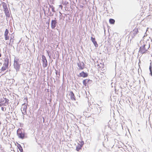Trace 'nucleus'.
Segmentation results:
<instances>
[{"mask_svg": "<svg viewBox=\"0 0 152 152\" xmlns=\"http://www.w3.org/2000/svg\"><path fill=\"white\" fill-rule=\"evenodd\" d=\"M17 134L20 139H23L26 138V133L23 129L19 128L17 131Z\"/></svg>", "mask_w": 152, "mask_h": 152, "instance_id": "obj_2", "label": "nucleus"}, {"mask_svg": "<svg viewBox=\"0 0 152 152\" xmlns=\"http://www.w3.org/2000/svg\"><path fill=\"white\" fill-rule=\"evenodd\" d=\"M57 23V22L56 18H55L54 20H52L51 21V28L53 29H55Z\"/></svg>", "mask_w": 152, "mask_h": 152, "instance_id": "obj_5", "label": "nucleus"}, {"mask_svg": "<svg viewBox=\"0 0 152 152\" xmlns=\"http://www.w3.org/2000/svg\"><path fill=\"white\" fill-rule=\"evenodd\" d=\"M80 144H78V145L76 147V150L77 151H79L81 149L84 143L83 141L80 142Z\"/></svg>", "mask_w": 152, "mask_h": 152, "instance_id": "obj_6", "label": "nucleus"}, {"mask_svg": "<svg viewBox=\"0 0 152 152\" xmlns=\"http://www.w3.org/2000/svg\"><path fill=\"white\" fill-rule=\"evenodd\" d=\"M91 40L93 43L95 47L96 48L98 47V45L94 37H91Z\"/></svg>", "mask_w": 152, "mask_h": 152, "instance_id": "obj_10", "label": "nucleus"}, {"mask_svg": "<svg viewBox=\"0 0 152 152\" xmlns=\"http://www.w3.org/2000/svg\"><path fill=\"white\" fill-rule=\"evenodd\" d=\"M4 99H5V103H8V102L9 101V99L6 98H5Z\"/></svg>", "mask_w": 152, "mask_h": 152, "instance_id": "obj_23", "label": "nucleus"}, {"mask_svg": "<svg viewBox=\"0 0 152 152\" xmlns=\"http://www.w3.org/2000/svg\"><path fill=\"white\" fill-rule=\"evenodd\" d=\"M151 63H150V66L149 67V70H152V66H151Z\"/></svg>", "mask_w": 152, "mask_h": 152, "instance_id": "obj_24", "label": "nucleus"}, {"mask_svg": "<svg viewBox=\"0 0 152 152\" xmlns=\"http://www.w3.org/2000/svg\"><path fill=\"white\" fill-rule=\"evenodd\" d=\"M50 6L51 7L52 11L54 12H55V11L54 10V7H53V6H51L50 5Z\"/></svg>", "mask_w": 152, "mask_h": 152, "instance_id": "obj_22", "label": "nucleus"}, {"mask_svg": "<svg viewBox=\"0 0 152 152\" xmlns=\"http://www.w3.org/2000/svg\"><path fill=\"white\" fill-rule=\"evenodd\" d=\"M48 56H49V57H50V56L49 54V53H48Z\"/></svg>", "mask_w": 152, "mask_h": 152, "instance_id": "obj_33", "label": "nucleus"}, {"mask_svg": "<svg viewBox=\"0 0 152 152\" xmlns=\"http://www.w3.org/2000/svg\"><path fill=\"white\" fill-rule=\"evenodd\" d=\"M109 22L111 24H114L115 23V20L113 19L110 18L109 20Z\"/></svg>", "mask_w": 152, "mask_h": 152, "instance_id": "obj_19", "label": "nucleus"}, {"mask_svg": "<svg viewBox=\"0 0 152 152\" xmlns=\"http://www.w3.org/2000/svg\"><path fill=\"white\" fill-rule=\"evenodd\" d=\"M8 30L7 29H6L4 34L5 39V40H7L9 39V36H8Z\"/></svg>", "mask_w": 152, "mask_h": 152, "instance_id": "obj_11", "label": "nucleus"}, {"mask_svg": "<svg viewBox=\"0 0 152 152\" xmlns=\"http://www.w3.org/2000/svg\"><path fill=\"white\" fill-rule=\"evenodd\" d=\"M2 6L4 10L7 8L6 4L4 2H3Z\"/></svg>", "mask_w": 152, "mask_h": 152, "instance_id": "obj_20", "label": "nucleus"}, {"mask_svg": "<svg viewBox=\"0 0 152 152\" xmlns=\"http://www.w3.org/2000/svg\"><path fill=\"white\" fill-rule=\"evenodd\" d=\"M144 152H147L146 150L145 149H143V150Z\"/></svg>", "mask_w": 152, "mask_h": 152, "instance_id": "obj_30", "label": "nucleus"}, {"mask_svg": "<svg viewBox=\"0 0 152 152\" xmlns=\"http://www.w3.org/2000/svg\"><path fill=\"white\" fill-rule=\"evenodd\" d=\"M4 109V108H3V107H1V110H3V109Z\"/></svg>", "mask_w": 152, "mask_h": 152, "instance_id": "obj_34", "label": "nucleus"}, {"mask_svg": "<svg viewBox=\"0 0 152 152\" xmlns=\"http://www.w3.org/2000/svg\"><path fill=\"white\" fill-rule=\"evenodd\" d=\"M94 109L96 111V113L97 114H99V113L101 110L100 108H99V109H98L96 107Z\"/></svg>", "mask_w": 152, "mask_h": 152, "instance_id": "obj_17", "label": "nucleus"}, {"mask_svg": "<svg viewBox=\"0 0 152 152\" xmlns=\"http://www.w3.org/2000/svg\"><path fill=\"white\" fill-rule=\"evenodd\" d=\"M26 104H26V103H24L23 104H22V107L21 109H23V111H24L25 112L26 111L27 108Z\"/></svg>", "mask_w": 152, "mask_h": 152, "instance_id": "obj_16", "label": "nucleus"}, {"mask_svg": "<svg viewBox=\"0 0 152 152\" xmlns=\"http://www.w3.org/2000/svg\"><path fill=\"white\" fill-rule=\"evenodd\" d=\"M77 65L80 69L82 70L84 68V64L83 62L79 61L77 63Z\"/></svg>", "mask_w": 152, "mask_h": 152, "instance_id": "obj_8", "label": "nucleus"}, {"mask_svg": "<svg viewBox=\"0 0 152 152\" xmlns=\"http://www.w3.org/2000/svg\"><path fill=\"white\" fill-rule=\"evenodd\" d=\"M2 102V100H1V101H0V102Z\"/></svg>", "mask_w": 152, "mask_h": 152, "instance_id": "obj_37", "label": "nucleus"}, {"mask_svg": "<svg viewBox=\"0 0 152 152\" xmlns=\"http://www.w3.org/2000/svg\"><path fill=\"white\" fill-rule=\"evenodd\" d=\"M4 13L6 17H10V14L8 8H7L6 9L4 10Z\"/></svg>", "mask_w": 152, "mask_h": 152, "instance_id": "obj_14", "label": "nucleus"}, {"mask_svg": "<svg viewBox=\"0 0 152 152\" xmlns=\"http://www.w3.org/2000/svg\"><path fill=\"white\" fill-rule=\"evenodd\" d=\"M1 121H0V125H1Z\"/></svg>", "mask_w": 152, "mask_h": 152, "instance_id": "obj_39", "label": "nucleus"}, {"mask_svg": "<svg viewBox=\"0 0 152 152\" xmlns=\"http://www.w3.org/2000/svg\"><path fill=\"white\" fill-rule=\"evenodd\" d=\"M42 61L43 62V66L44 67H46L48 65V62L45 56L42 55Z\"/></svg>", "mask_w": 152, "mask_h": 152, "instance_id": "obj_4", "label": "nucleus"}, {"mask_svg": "<svg viewBox=\"0 0 152 152\" xmlns=\"http://www.w3.org/2000/svg\"><path fill=\"white\" fill-rule=\"evenodd\" d=\"M24 102H26L27 103L28 101H27V98L26 97L24 99Z\"/></svg>", "mask_w": 152, "mask_h": 152, "instance_id": "obj_25", "label": "nucleus"}, {"mask_svg": "<svg viewBox=\"0 0 152 152\" xmlns=\"http://www.w3.org/2000/svg\"><path fill=\"white\" fill-rule=\"evenodd\" d=\"M69 95L70 96V98L72 100H76V98L74 94L72 91H70V94Z\"/></svg>", "mask_w": 152, "mask_h": 152, "instance_id": "obj_12", "label": "nucleus"}, {"mask_svg": "<svg viewBox=\"0 0 152 152\" xmlns=\"http://www.w3.org/2000/svg\"><path fill=\"white\" fill-rule=\"evenodd\" d=\"M68 3V2H66H66L64 3V4H67Z\"/></svg>", "mask_w": 152, "mask_h": 152, "instance_id": "obj_31", "label": "nucleus"}, {"mask_svg": "<svg viewBox=\"0 0 152 152\" xmlns=\"http://www.w3.org/2000/svg\"><path fill=\"white\" fill-rule=\"evenodd\" d=\"M92 81L89 79H86L84 80L83 81V84L85 86H86L87 84H91L92 83Z\"/></svg>", "mask_w": 152, "mask_h": 152, "instance_id": "obj_7", "label": "nucleus"}, {"mask_svg": "<svg viewBox=\"0 0 152 152\" xmlns=\"http://www.w3.org/2000/svg\"><path fill=\"white\" fill-rule=\"evenodd\" d=\"M138 33V29L137 28H135L132 31V36H135Z\"/></svg>", "mask_w": 152, "mask_h": 152, "instance_id": "obj_13", "label": "nucleus"}, {"mask_svg": "<svg viewBox=\"0 0 152 152\" xmlns=\"http://www.w3.org/2000/svg\"><path fill=\"white\" fill-rule=\"evenodd\" d=\"M141 46L140 48L139 53H141L142 55L146 53L150 47V44H148V45L146 42H143L142 44L141 43Z\"/></svg>", "mask_w": 152, "mask_h": 152, "instance_id": "obj_1", "label": "nucleus"}, {"mask_svg": "<svg viewBox=\"0 0 152 152\" xmlns=\"http://www.w3.org/2000/svg\"><path fill=\"white\" fill-rule=\"evenodd\" d=\"M150 75L152 76V70H150Z\"/></svg>", "mask_w": 152, "mask_h": 152, "instance_id": "obj_27", "label": "nucleus"}, {"mask_svg": "<svg viewBox=\"0 0 152 152\" xmlns=\"http://www.w3.org/2000/svg\"><path fill=\"white\" fill-rule=\"evenodd\" d=\"M78 77H82L84 78L87 77L88 76V74L86 72H85L84 71H82L80 73L79 75H78Z\"/></svg>", "mask_w": 152, "mask_h": 152, "instance_id": "obj_9", "label": "nucleus"}, {"mask_svg": "<svg viewBox=\"0 0 152 152\" xmlns=\"http://www.w3.org/2000/svg\"><path fill=\"white\" fill-rule=\"evenodd\" d=\"M17 147L20 152H23V149L20 145L18 144Z\"/></svg>", "mask_w": 152, "mask_h": 152, "instance_id": "obj_18", "label": "nucleus"}, {"mask_svg": "<svg viewBox=\"0 0 152 152\" xmlns=\"http://www.w3.org/2000/svg\"><path fill=\"white\" fill-rule=\"evenodd\" d=\"M58 72H57V71H56V75H57V74H58Z\"/></svg>", "mask_w": 152, "mask_h": 152, "instance_id": "obj_32", "label": "nucleus"}, {"mask_svg": "<svg viewBox=\"0 0 152 152\" xmlns=\"http://www.w3.org/2000/svg\"><path fill=\"white\" fill-rule=\"evenodd\" d=\"M1 53H0V57H1Z\"/></svg>", "mask_w": 152, "mask_h": 152, "instance_id": "obj_35", "label": "nucleus"}, {"mask_svg": "<svg viewBox=\"0 0 152 152\" xmlns=\"http://www.w3.org/2000/svg\"><path fill=\"white\" fill-rule=\"evenodd\" d=\"M8 134V132H6V133H4L3 134V135L4 136H6Z\"/></svg>", "mask_w": 152, "mask_h": 152, "instance_id": "obj_26", "label": "nucleus"}, {"mask_svg": "<svg viewBox=\"0 0 152 152\" xmlns=\"http://www.w3.org/2000/svg\"><path fill=\"white\" fill-rule=\"evenodd\" d=\"M7 68L5 66H3L2 67L1 69L0 70V72H1L2 71H5L6 70V68Z\"/></svg>", "mask_w": 152, "mask_h": 152, "instance_id": "obj_21", "label": "nucleus"}, {"mask_svg": "<svg viewBox=\"0 0 152 152\" xmlns=\"http://www.w3.org/2000/svg\"><path fill=\"white\" fill-rule=\"evenodd\" d=\"M141 141L143 142V143H144V142H143V139L142 138H141Z\"/></svg>", "mask_w": 152, "mask_h": 152, "instance_id": "obj_28", "label": "nucleus"}, {"mask_svg": "<svg viewBox=\"0 0 152 152\" xmlns=\"http://www.w3.org/2000/svg\"><path fill=\"white\" fill-rule=\"evenodd\" d=\"M20 60L19 58L15 57L14 60V67L16 70V72L19 71L20 68L21 64H19Z\"/></svg>", "mask_w": 152, "mask_h": 152, "instance_id": "obj_3", "label": "nucleus"}, {"mask_svg": "<svg viewBox=\"0 0 152 152\" xmlns=\"http://www.w3.org/2000/svg\"><path fill=\"white\" fill-rule=\"evenodd\" d=\"M44 121H45V120H44V119L43 118V122H44Z\"/></svg>", "mask_w": 152, "mask_h": 152, "instance_id": "obj_38", "label": "nucleus"}, {"mask_svg": "<svg viewBox=\"0 0 152 152\" xmlns=\"http://www.w3.org/2000/svg\"><path fill=\"white\" fill-rule=\"evenodd\" d=\"M5 62L4 63V66H5L7 68H8L9 63V60L8 58H6L4 60Z\"/></svg>", "mask_w": 152, "mask_h": 152, "instance_id": "obj_15", "label": "nucleus"}, {"mask_svg": "<svg viewBox=\"0 0 152 152\" xmlns=\"http://www.w3.org/2000/svg\"><path fill=\"white\" fill-rule=\"evenodd\" d=\"M50 20V19H49V22L48 23H48V25H49V21Z\"/></svg>", "mask_w": 152, "mask_h": 152, "instance_id": "obj_29", "label": "nucleus"}, {"mask_svg": "<svg viewBox=\"0 0 152 152\" xmlns=\"http://www.w3.org/2000/svg\"><path fill=\"white\" fill-rule=\"evenodd\" d=\"M11 40H12V38H11V39H10V42H11Z\"/></svg>", "mask_w": 152, "mask_h": 152, "instance_id": "obj_36", "label": "nucleus"}]
</instances>
